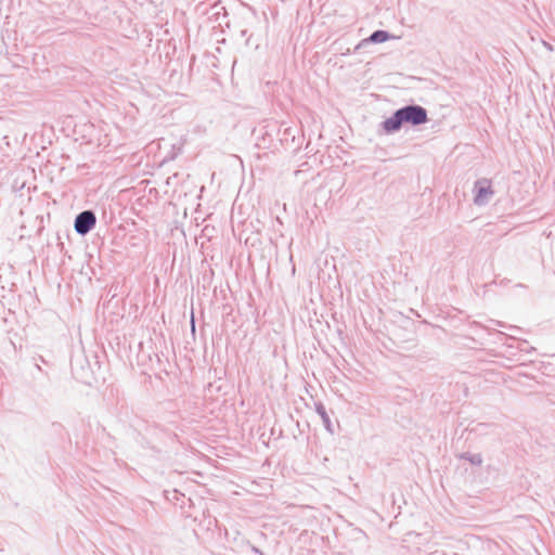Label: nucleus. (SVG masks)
Wrapping results in <instances>:
<instances>
[{
    "label": "nucleus",
    "instance_id": "2",
    "mask_svg": "<svg viewBox=\"0 0 555 555\" xmlns=\"http://www.w3.org/2000/svg\"><path fill=\"white\" fill-rule=\"evenodd\" d=\"M95 214L92 210H83L76 216L74 229L79 235H86L95 227Z\"/></svg>",
    "mask_w": 555,
    "mask_h": 555
},
{
    "label": "nucleus",
    "instance_id": "6",
    "mask_svg": "<svg viewBox=\"0 0 555 555\" xmlns=\"http://www.w3.org/2000/svg\"><path fill=\"white\" fill-rule=\"evenodd\" d=\"M460 459L468 461L473 465L480 466L482 464V456L479 453L464 452L460 454Z\"/></svg>",
    "mask_w": 555,
    "mask_h": 555
},
{
    "label": "nucleus",
    "instance_id": "7",
    "mask_svg": "<svg viewBox=\"0 0 555 555\" xmlns=\"http://www.w3.org/2000/svg\"><path fill=\"white\" fill-rule=\"evenodd\" d=\"M253 551H254L255 553H260V552H259V550H258V548H256V547H253Z\"/></svg>",
    "mask_w": 555,
    "mask_h": 555
},
{
    "label": "nucleus",
    "instance_id": "4",
    "mask_svg": "<svg viewBox=\"0 0 555 555\" xmlns=\"http://www.w3.org/2000/svg\"><path fill=\"white\" fill-rule=\"evenodd\" d=\"M314 408H315V412L321 417L322 423H323L325 429L332 434L333 433V428H332L331 418H330V416H328V414L326 412V409H325L324 404L322 402H315L314 403Z\"/></svg>",
    "mask_w": 555,
    "mask_h": 555
},
{
    "label": "nucleus",
    "instance_id": "3",
    "mask_svg": "<svg viewBox=\"0 0 555 555\" xmlns=\"http://www.w3.org/2000/svg\"><path fill=\"white\" fill-rule=\"evenodd\" d=\"M474 189L476 191L474 203L479 206L487 204L493 194L490 182L486 179L476 181Z\"/></svg>",
    "mask_w": 555,
    "mask_h": 555
},
{
    "label": "nucleus",
    "instance_id": "5",
    "mask_svg": "<svg viewBox=\"0 0 555 555\" xmlns=\"http://www.w3.org/2000/svg\"><path fill=\"white\" fill-rule=\"evenodd\" d=\"M390 38V35L386 30H376L374 31L365 41H370L373 43H382L387 41Z\"/></svg>",
    "mask_w": 555,
    "mask_h": 555
},
{
    "label": "nucleus",
    "instance_id": "1",
    "mask_svg": "<svg viewBox=\"0 0 555 555\" xmlns=\"http://www.w3.org/2000/svg\"><path fill=\"white\" fill-rule=\"evenodd\" d=\"M427 111L420 105H406L397 109L389 118L383 121V128L386 132L398 131L402 125L410 124L418 126L427 122Z\"/></svg>",
    "mask_w": 555,
    "mask_h": 555
}]
</instances>
